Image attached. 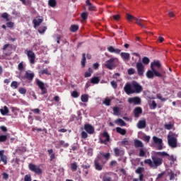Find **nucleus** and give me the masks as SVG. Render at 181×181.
<instances>
[{
	"instance_id": "nucleus-3",
	"label": "nucleus",
	"mask_w": 181,
	"mask_h": 181,
	"mask_svg": "<svg viewBox=\"0 0 181 181\" xmlns=\"http://www.w3.org/2000/svg\"><path fill=\"white\" fill-rule=\"evenodd\" d=\"M168 144L170 148L177 147V139L172 134H168Z\"/></svg>"
},
{
	"instance_id": "nucleus-38",
	"label": "nucleus",
	"mask_w": 181,
	"mask_h": 181,
	"mask_svg": "<svg viewBox=\"0 0 181 181\" xmlns=\"http://www.w3.org/2000/svg\"><path fill=\"white\" fill-rule=\"evenodd\" d=\"M136 25H139V26H141V28H145V25L142 23V20L139 18H136Z\"/></svg>"
},
{
	"instance_id": "nucleus-15",
	"label": "nucleus",
	"mask_w": 181,
	"mask_h": 181,
	"mask_svg": "<svg viewBox=\"0 0 181 181\" xmlns=\"http://www.w3.org/2000/svg\"><path fill=\"white\" fill-rule=\"evenodd\" d=\"M136 127L139 129H144V128H146V119L144 118L139 120L136 124Z\"/></svg>"
},
{
	"instance_id": "nucleus-30",
	"label": "nucleus",
	"mask_w": 181,
	"mask_h": 181,
	"mask_svg": "<svg viewBox=\"0 0 181 181\" xmlns=\"http://www.w3.org/2000/svg\"><path fill=\"white\" fill-rule=\"evenodd\" d=\"M0 112L1 115H6V114L9 113V109L8 108V107L4 106V109H0Z\"/></svg>"
},
{
	"instance_id": "nucleus-49",
	"label": "nucleus",
	"mask_w": 181,
	"mask_h": 181,
	"mask_svg": "<svg viewBox=\"0 0 181 181\" xmlns=\"http://www.w3.org/2000/svg\"><path fill=\"white\" fill-rule=\"evenodd\" d=\"M114 153L115 156L118 157L119 156V153H121V150H119V148H114Z\"/></svg>"
},
{
	"instance_id": "nucleus-48",
	"label": "nucleus",
	"mask_w": 181,
	"mask_h": 181,
	"mask_svg": "<svg viewBox=\"0 0 181 181\" xmlns=\"http://www.w3.org/2000/svg\"><path fill=\"white\" fill-rule=\"evenodd\" d=\"M127 73L129 76H132V74H135V69L130 68L127 70Z\"/></svg>"
},
{
	"instance_id": "nucleus-2",
	"label": "nucleus",
	"mask_w": 181,
	"mask_h": 181,
	"mask_svg": "<svg viewBox=\"0 0 181 181\" xmlns=\"http://www.w3.org/2000/svg\"><path fill=\"white\" fill-rule=\"evenodd\" d=\"M160 66H161V65H160V62H159V61H154L153 62H152L151 64V69L152 71H153L156 77H163V76L159 71H156V69H155V67H157V69H160Z\"/></svg>"
},
{
	"instance_id": "nucleus-64",
	"label": "nucleus",
	"mask_w": 181,
	"mask_h": 181,
	"mask_svg": "<svg viewBox=\"0 0 181 181\" xmlns=\"http://www.w3.org/2000/svg\"><path fill=\"white\" fill-rule=\"evenodd\" d=\"M13 23H12V22H8V23H6V26H7V28H13Z\"/></svg>"
},
{
	"instance_id": "nucleus-21",
	"label": "nucleus",
	"mask_w": 181,
	"mask_h": 181,
	"mask_svg": "<svg viewBox=\"0 0 181 181\" xmlns=\"http://www.w3.org/2000/svg\"><path fill=\"white\" fill-rule=\"evenodd\" d=\"M120 56L124 62H128L131 57V55L128 52H121Z\"/></svg>"
},
{
	"instance_id": "nucleus-14",
	"label": "nucleus",
	"mask_w": 181,
	"mask_h": 181,
	"mask_svg": "<svg viewBox=\"0 0 181 181\" xmlns=\"http://www.w3.org/2000/svg\"><path fill=\"white\" fill-rule=\"evenodd\" d=\"M103 138H105V140L103 139H100V144H104V145H107L108 142H110V134H108V132H105L102 134Z\"/></svg>"
},
{
	"instance_id": "nucleus-18",
	"label": "nucleus",
	"mask_w": 181,
	"mask_h": 181,
	"mask_svg": "<svg viewBox=\"0 0 181 181\" xmlns=\"http://www.w3.org/2000/svg\"><path fill=\"white\" fill-rule=\"evenodd\" d=\"M84 129L85 131H86L88 134H90V135L94 134V127L90 124H85Z\"/></svg>"
},
{
	"instance_id": "nucleus-19",
	"label": "nucleus",
	"mask_w": 181,
	"mask_h": 181,
	"mask_svg": "<svg viewBox=\"0 0 181 181\" xmlns=\"http://www.w3.org/2000/svg\"><path fill=\"white\" fill-rule=\"evenodd\" d=\"M4 153H5V151L1 150L0 151V158L1 162H4V165H7L8 163V157H6V156H5Z\"/></svg>"
},
{
	"instance_id": "nucleus-4",
	"label": "nucleus",
	"mask_w": 181,
	"mask_h": 181,
	"mask_svg": "<svg viewBox=\"0 0 181 181\" xmlns=\"http://www.w3.org/2000/svg\"><path fill=\"white\" fill-rule=\"evenodd\" d=\"M132 87L133 88V94H139V93H142V86L138 83V82L133 81L132 83Z\"/></svg>"
},
{
	"instance_id": "nucleus-41",
	"label": "nucleus",
	"mask_w": 181,
	"mask_h": 181,
	"mask_svg": "<svg viewBox=\"0 0 181 181\" xmlns=\"http://www.w3.org/2000/svg\"><path fill=\"white\" fill-rule=\"evenodd\" d=\"M103 104H105V105H106L107 107H110L111 105V99H108V98H105V100H103Z\"/></svg>"
},
{
	"instance_id": "nucleus-53",
	"label": "nucleus",
	"mask_w": 181,
	"mask_h": 181,
	"mask_svg": "<svg viewBox=\"0 0 181 181\" xmlns=\"http://www.w3.org/2000/svg\"><path fill=\"white\" fill-rule=\"evenodd\" d=\"M81 16V18L83 19V21H86V19H87V18H88V13H82Z\"/></svg>"
},
{
	"instance_id": "nucleus-57",
	"label": "nucleus",
	"mask_w": 181,
	"mask_h": 181,
	"mask_svg": "<svg viewBox=\"0 0 181 181\" xmlns=\"http://www.w3.org/2000/svg\"><path fill=\"white\" fill-rule=\"evenodd\" d=\"M88 10L90 11H97V8H95V6H93V4H90V6H88Z\"/></svg>"
},
{
	"instance_id": "nucleus-8",
	"label": "nucleus",
	"mask_w": 181,
	"mask_h": 181,
	"mask_svg": "<svg viewBox=\"0 0 181 181\" xmlns=\"http://www.w3.org/2000/svg\"><path fill=\"white\" fill-rule=\"evenodd\" d=\"M28 168L31 172H34L36 175H42L43 173V171L40 169V168L37 167V165L30 163L28 165Z\"/></svg>"
},
{
	"instance_id": "nucleus-34",
	"label": "nucleus",
	"mask_w": 181,
	"mask_h": 181,
	"mask_svg": "<svg viewBox=\"0 0 181 181\" xmlns=\"http://www.w3.org/2000/svg\"><path fill=\"white\" fill-rule=\"evenodd\" d=\"M168 176H169L170 180H175V173H173L172 170L168 171Z\"/></svg>"
},
{
	"instance_id": "nucleus-54",
	"label": "nucleus",
	"mask_w": 181,
	"mask_h": 181,
	"mask_svg": "<svg viewBox=\"0 0 181 181\" xmlns=\"http://www.w3.org/2000/svg\"><path fill=\"white\" fill-rule=\"evenodd\" d=\"M24 181H32V177L30 175H25L24 177Z\"/></svg>"
},
{
	"instance_id": "nucleus-63",
	"label": "nucleus",
	"mask_w": 181,
	"mask_h": 181,
	"mask_svg": "<svg viewBox=\"0 0 181 181\" xmlns=\"http://www.w3.org/2000/svg\"><path fill=\"white\" fill-rule=\"evenodd\" d=\"M144 141L145 142L148 143L149 141H151V136H144Z\"/></svg>"
},
{
	"instance_id": "nucleus-46",
	"label": "nucleus",
	"mask_w": 181,
	"mask_h": 181,
	"mask_svg": "<svg viewBox=\"0 0 181 181\" xmlns=\"http://www.w3.org/2000/svg\"><path fill=\"white\" fill-rule=\"evenodd\" d=\"M156 97H157L158 100H160V101H162L163 103L166 101V100H167L166 98L162 97V95L160 93H158L156 95Z\"/></svg>"
},
{
	"instance_id": "nucleus-7",
	"label": "nucleus",
	"mask_w": 181,
	"mask_h": 181,
	"mask_svg": "<svg viewBox=\"0 0 181 181\" xmlns=\"http://www.w3.org/2000/svg\"><path fill=\"white\" fill-rule=\"evenodd\" d=\"M25 52H27L26 54L28 57V60L30 63V64H35V62L36 60V54H35V52H33V51L29 49V50H25Z\"/></svg>"
},
{
	"instance_id": "nucleus-43",
	"label": "nucleus",
	"mask_w": 181,
	"mask_h": 181,
	"mask_svg": "<svg viewBox=\"0 0 181 181\" xmlns=\"http://www.w3.org/2000/svg\"><path fill=\"white\" fill-rule=\"evenodd\" d=\"M71 97H73V98H78L80 95L78 94V92H77V90H74L71 92Z\"/></svg>"
},
{
	"instance_id": "nucleus-33",
	"label": "nucleus",
	"mask_w": 181,
	"mask_h": 181,
	"mask_svg": "<svg viewBox=\"0 0 181 181\" xmlns=\"http://www.w3.org/2000/svg\"><path fill=\"white\" fill-rule=\"evenodd\" d=\"M126 18L129 22H132L133 21H135L136 19V18L129 13L126 14Z\"/></svg>"
},
{
	"instance_id": "nucleus-6",
	"label": "nucleus",
	"mask_w": 181,
	"mask_h": 181,
	"mask_svg": "<svg viewBox=\"0 0 181 181\" xmlns=\"http://www.w3.org/2000/svg\"><path fill=\"white\" fill-rule=\"evenodd\" d=\"M136 69L139 76L142 77V76H144V73H145V66H144V64L141 62H136Z\"/></svg>"
},
{
	"instance_id": "nucleus-47",
	"label": "nucleus",
	"mask_w": 181,
	"mask_h": 181,
	"mask_svg": "<svg viewBox=\"0 0 181 181\" xmlns=\"http://www.w3.org/2000/svg\"><path fill=\"white\" fill-rule=\"evenodd\" d=\"M145 155H146V152H145L144 148H140L139 149V156L141 158H144V156H145Z\"/></svg>"
},
{
	"instance_id": "nucleus-32",
	"label": "nucleus",
	"mask_w": 181,
	"mask_h": 181,
	"mask_svg": "<svg viewBox=\"0 0 181 181\" xmlns=\"http://www.w3.org/2000/svg\"><path fill=\"white\" fill-rule=\"evenodd\" d=\"M155 76V73H153V71L148 70L146 72V77L147 78H153Z\"/></svg>"
},
{
	"instance_id": "nucleus-58",
	"label": "nucleus",
	"mask_w": 181,
	"mask_h": 181,
	"mask_svg": "<svg viewBox=\"0 0 181 181\" xmlns=\"http://www.w3.org/2000/svg\"><path fill=\"white\" fill-rule=\"evenodd\" d=\"M18 69L20 71H23V69H24V66H23V62H21L19 64H18Z\"/></svg>"
},
{
	"instance_id": "nucleus-26",
	"label": "nucleus",
	"mask_w": 181,
	"mask_h": 181,
	"mask_svg": "<svg viewBox=\"0 0 181 181\" xmlns=\"http://www.w3.org/2000/svg\"><path fill=\"white\" fill-rule=\"evenodd\" d=\"M116 132L117 134H120V135H126L127 134V130L125 129H122L121 127H116Z\"/></svg>"
},
{
	"instance_id": "nucleus-22",
	"label": "nucleus",
	"mask_w": 181,
	"mask_h": 181,
	"mask_svg": "<svg viewBox=\"0 0 181 181\" xmlns=\"http://www.w3.org/2000/svg\"><path fill=\"white\" fill-rule=\"evenodd\" d=\"M115 124L119 125V127H127V123L121 118H118L115 121Z\"/></svg>"
},
{
	"instance_id": "nucleus-25",
	"label": "nucleus",
	"mask_w": 181,
	"mask_h": 181,
	"mask_svg": "<svg viewBox=\"0 0 181 181\" xmlns=\"http://www.w3.org/2000/svg\"><path fill=\"white\" fill-rule=\"evenodd\" d=\"M57 145L59 148H60V146H63V148H68L69 143H66L64 141L60 140L57 142Z\"/></svg>"
},
{
	"instance_id": "nucleus-61",
	"label": "nucleus",
	"mask_w": 181,
	"mask_h": 181,
	"mask_svg": "<svg viewBox=\"0 0 181 181\" xmlns=\"http://www.w3.org/2000/svg\"><path fill=\"white\" fill-rule=\"evenodd\" d=\"M103 181H112V178H111V177L109 176H105L103 178Z\"/></svg>"
},
{
	"instance_id": "nucleus-9",
	"label": "nucleus",
	"mask_w": 181,
	"mask_h": 181,
	"mask_svg": "<svg viewBox=\"0 0 181 181\" xmlns=\"http://www.w3.org/2000/svg\"><path fill=\"white\" fill-rule=\"evenodd\" d=\"M115 58H110L107 61H106L105 66L109 70H112V68L115 67Z\"/></svg>"
},
{
	"instance_id": "nucleus-29",
	"label": "nucleus",
	"mask_w": 181,
	"mask_h": 181,
	"mask_svg": "<svg viewBox=\"0 0 181 181\" xmlns=\"http://www.w3.org/2000/svg\"><path fill=\"white\" fill-rule=\"evenodd\" d=\"M91 84H98L100 83V78L93 76L90 79Z\"/></svg>"
},
{
	"instance_id": "nucleus-28",
	"label": "nucleus",
	"mask_w": 181,
	"mask_h": 181,
	"mask_svg": "<svg viewBox=\"0 0 181 181\" xmlns=\"http://www.w3.org/2000/svg\"><path fill=\"white\" fill-rule=\"evenodd\" d=\"M112 110H113L114 115L119 116L121 115V109H119V107L116 106V107H114Z\"/></svg>"
},
{
	"instance_id": "nucleus-51",
	"label": "nucleus",
	"mask_w": 181,
	"mask_h": 181,
	"mask_svg": "<svg viewBox=\"0 0 181 181\" xmlns=\"http://www.w3.org/2000/svg\"><path fill=\"white\" fill-rule=\"evenodd\" d=\"M8 139V136L6 135H1L0 136V142H5Z\"/></svg>"
},
{
	"instance_id": "nucleus-24",
	"label": "nucleus",
	"mask_w": 181,
	"mask_h": 181,
	"mask_svg": "<svg viewBox=\"0 0 181 181\" xmlns=\"http://www.w3.org/2000/svg\"><path fill=\"white\" fill-rule=\"evenodd\" d=\"M24 77L27 80L32 81V80H33V78H35V74L29 73V72L26 71Z\"/></svg>"
},
{
	"instance_id": "nucleus-60",
	"label": "nucleus",
	"mask_w": 181,
	"mask_h": 181,
	"mask_svg": "<svg viewBox=\"0 0 181 181\" xmlns=\"http://www.w3.org/2000/svg\"><path fill=\"white\" fill-rule=\"evenodd\" d=\"M18 91L20 94H26V89L24 88H20Z\"/></svg>"
},
{
	"instance_id": "nucleus-45",
	"label": "nucleus",
	"mask_w": 181,
	"mask_h": 181,
	"mask_svg": "<svg viewBox=\"0 0 181 181\" xmlns=\"http://www.w3.org/2000/svg\"><path fill=\"white\" fill-rule=\"evenodd\" d=\"M40 73L42 75L47 74V76H51L52 74L50 71H49V69H43L42 71H40Z\"/></svg>"
},
{
	"instance_id": "nucleus-44",
	"label": "nucleus",
	"mask_w": 181,
	"mask_h": 181,
	"mask_svg": "<svg viewBox=\"0 0 181 181\" xmlns=\"http://www.w3.org/2000/svg\"><path fill=\"white\" fill-rule=\"evenodd\" d=\"M149 62H151V61L149 60V58H148L147 57H143V59H142V63H143L144 64H146V65L149 64Z\"/></svg>"
},
{
	"instance_id": "nucleus-36",
	"label": "nucleus",
	"mask_w": 181,
	"mask_h": 181,
	"mask_svg": "<svg viewBox=\"0 0 181 181\" xmlns=\"http://www.w3.org/2000/svg\"><path fill=\"white\" fill-rule=\"evenodd\" d=\"M82 103H87L88 101V95L86 94L82 95L81 97Z\"/></svg>"
},
{
	"instance_id": "nucleus-62",
	"label": "nucleus",
	"mask_w": 181,
	"mask_h": 181,
	"mask_svg": "<svg viewBox=\"0 0 181 181\" xmlns=\"http://www.w3.org/2000/svg\"><path fill=\"white\" fill-rule=\"evenodd\" d=\"M31 111L34 112V114H40V109L39 108L33 109Z\"/></svg>"
},
{
	"instance_id": "nucleus-31",
	"label": "nucleus",
	"mask_w": 181,
	"mask_h": 181,
	"mask_svg": "<svg viewBox=\"0 0 181 181\" xmlns=\"http://www.w3.org/2000/svg\"><path fill=\"white\" fill-rule=\"evenodd\" d=\"M48 5L51 8H56V6L57 5V1L56 0H49Z\"/></svg>"
},
{
	"instance_id": "nucleus-12",
	"label": "nucleus",
	"mask_w": 181,
	"mask_h": 181,
	"mask_svg": "<svg viewBox=\"0 0 181 181\" xmlns=\"http://www.w3.org/2000/svg\"><path fill=\"white\" fill-rule=\"evenodd\" d=\"M127 101L129 104H134V105H141V98L139 97L129 98Z\"/></svg>"
},
{
	"instance_id": "nucleus-1",
	"label": "nucleus",
	"mask_w": 181,
	"mask_h": 181,
	"mask_svg": "<svg viewBox=\"0 0 181 181\" xmlns=\"http://www.w3.org/2000/svg\"><path fill=\"white\" fill-rule=\"evenodd\" d=\"M159 153H162V151L156 152L154 156H151L152 160L146 159L144 160V163L148 165L153 169H158L163 163V158H165Z\"/></svg>"
},
{
	"instance_id": "nucleus-59",
	"label": "nucleus",
	"mask_w": 181,
	"mask_h": 181,
	"mask_svg": "<svg viewBox=\"0 0 181 181\" xmlns=\"http://www.w3.org/2000/svg\"><path fill=\"white\" fill-rule=\"evenodd\" d=\"M172 124H165V125H164V128H165V129H172Z\"/></svg>"
},
{
	"instance_id": "nucleus-50",
	"label": "nucleus",
	"mask_w": 181,
	"mask_h": 181,
	"mask_svg": "<svg viewBox=\"0 0 181 181\" xmlns=\"http://www.w3.org/2000/svg\"><path fill=\"white\" fill-rule=\"evenodd\" d=\"M11 87L12 88H18V81H13V82H11Z\"/></svg>"
},
{
	"instance_id": "nucleus-16",
	"label": "nucleus",
	"mask_w": 181,
	"mask_h": 181,
	"mask_svg": "<svg viewBox=\"0 0 181 181\" xmlns=\"http://www.w3.org/2000/svg\"><path fill=\"white\" fill-rule=\"evenodd\" d=\"M135 118H139L141 114H142V107H136L133 110Z\"/></svg>"
},
{
	"instance_id": "nucleus-23",
	"label": "nucleus",
	"mask_w": 181,
	"mask_h": 181,
	"mask_svg": "<svg viewBox=\"0 0 181 181\" xmlns=\"http://www.w3.org/2000/svg\"><path fill=\"white\" fill-rule=\"evenodd\" d=\"M42 22H43V17H41V18H35L33 21L35 28H36V26H40Z\"/></svg>"
},
{
	"instance_id": "nucleus-56",
	"label": "nucleus",
	"mask_w": 181,
	"mask_h": 181,
	"mask_svg": "<svg viewBox=\"0 0 181 181\" xmlns=\"http://www.w3.org/2000/svg\"><path fill=\"white\" fill-rule=\"evenodd\" d=\"M102 155L103 156L105 159H106V160H108L110 159V153H102Z\"/></svg>"
},
{
	"instance_id": "nucleus-27",
	"label": "nucleus",
	"mask_w": 181,
	"mask_h": 181,
	"mask_svg": "<svg viewBox=\"0 0 181 181\" xmlns=\"http://www.w3.org/2000/svg\"><path fill=\"white\" fill-rule=\"evenodd\" d=\"M134 146L135 148H144V144L142 143V141L136 139L134 140Z\"/></svg>"
},
{
	"instance_id": "nucleus-17",
	"label": "nucleus",
	"mask_w": 181,
	"mask_h": 181,
	"mask_svg": "<svg viewBox=\"0 0 181 181\" xmlns=\"http://www.w3.org/2000/svg\"><path fill=\"white\" fill-rule=\"evenodd\" d=\"M124 90L125 93L127 94H128V95H129V94H134L133 88H132V85L131 86L129 83H127L124 86Z\"/></svg>"
},
{
	"instance_id": "nucleus-13",
	"label": "nucleus",
	"mask_w": 181,
	"mask_h": 181,
	"mask_svg": "<svg viewBox=\"0 0 181 181\" xmlns=\"http://www.w3.org/2000/svg\"><path fill=\"white\" fill-rule=\"evenodd\" d=\"M153 141L154 142V144H157L158 146H157V149L158 151H162V149H163V146L162 145V139H159L157 136H153Z\"/></svg>"
},
{
	"instance_id": "nucleus-35",
	"label": "nucleus",
	"mask_w": 181,
	"mask_h": 181,
	"mask_svg": "<svg viewBox=\"0 0 181 181\" xmlns=\"http://www.w3.org/2000/svg\"><path fill=\"white\" fill-rule=\"evenodd\" d=\"M78 168V165H77V163H71V169L72 172H76Z\"/></svg>"
},
{
	"instance_id": "nucleus-52",
	"label": "nucleus",
	"mask_w": 181,
	"mask_h": 181,
	"mask_svg": "<svg viewBox=\"0 0 181 181\" xmlns=\"http://www.w3.org/2000/svg\"><path fill=\"white\" fill-rule=\"evenodd\" d=\"M165 174H166L165 172H163V173L158 174L156 177V180H159V179H162V177H163V176H165Z\"/></svg>"
},
{
	"instance_id": "nucleus-11",
	"label": "nucleus",
	"mask_w": 181,
	"mask_h": 181,
	"mask_svg": "<svg viewBox=\"0 0 181 181\" xmlns=\"http://www.w3.org/2000/svg\"><path fill=\"white\" fill-rule=\"evenodd\" d=\"M36 84L42 90V94H46L47 93V89L46 87H45V83H43L42 81L37 79L36 80Z\"/></svg>"
},
{
	"instance_id": "nucleus-5",
	"label": "nucleus",
	"mask_w": 181,
	"mask_h": 181,
	"mask_svg": "<svg viewBox=\"0 0 181 181\" xmlns=\"http://www.w3.org/2000/svg\"><path fill=\"white\" fill-rule=\"evenodd\" d=\"M94 166L96 170H103V158L98 156L94 160Z\"/></svg>"
},
{
	"instance_id": "nucleus-42",
	"label": "nucleus",
	"mask_w": 181,
	"mask_h": 181,
	"mask_svg": "<svg viewBox=\"0 0 181 181\" xmlns=\"http://www.w3.org/2000/svg\"><path fill=\"white\" fill-rule=\"evenodd\" d=\"M81 66L82 67H86V53L82 54Z\"/></svg>"
},
{
	"instance_id": "nucleus-20",
	"label": "nucleus",
	"mask_w": 181,
	"mask_h": 181,
	"mask_svg": "<svg viewBox=\"0 0 181 181\" xmlns=\"http://www.w3.org/2000/svg\"><path fill=\"white\" fill-rule=\"evenodd\" d=\"M107 52L110 53H115V54H119V53H121V49L110 46L107 47Z\"/></svg>"
},
{
	"instance_id": "nucleus-40",
	"label": "nucleus",
	"mask_w": 181,
	"mask_h": 181,
	"mask_svg": "<svg viewBox=\"0 0 181 181\" xmlns=\"http://www.w3.org/2000/svg\"><path fill=\"white\" fill-rule=\"evenodd\" d=\"M144 170H145V168L144 167H139L137 168V169L136 170L135 173L137 175H141L142 174V172H144Z\"/></svg>"
},
{
	"instance_id": "nucleus-10",
	"label": "nucleus",
	"mask_w": 181,
	"mask_h": 181,
	"mask_svg": "<svg viewBox=\"0 0 181 181\" xmlns=\"http://www.w3.org/2000/svg\"><path fill=\"white\" fill-rule=\"evenodd\" d=\"M158 155H160V156H163L165 158V159H168V160H171L173 163L176 162V158L173 156V155L170 156L165 151H162V153H158Z\"/></svg>"
},
{
	"instance_id": "nucleus-39",
	"label": "nucleus",
	"mask_w": 181,
	"mask_h": 181,
	"mask_svg": "<svg viewBox=\"0 0 181 181\" xmlns=\"http://www.w3.org/2000/svg\"><path fill=\"white\" fill-rule=\"evenodd\" d=\"M78 30V25H72L70 27V31L71 32H77Z\"/></svg>"
},
{
	"instance_id": "nucleus-55",
	"label": "nucleus",
	"mask_w": 181,
	"mask_h": 181,
	"mask_svg": "<svg viewBox=\"0 0 181 181\" xmlns=\"http://www.w3.org/2000/svg\"><path fill=\"white\" fill-rule=\"evenodd\" d=\"M81 135V138H83V139H86V138L88 137V134H87V133L86 132H82Z\"/></svg>"
},
{
	"instance_id": "nucleus-37",
	"label": "nucleus",
	"mask_w": 181,
	"mask_h": 181,
	"mask_svg": "<svg viewBox=\"0 0 181 181\" xmlns=\"http://www.w3.org/2000/svg\"><path fill=\"white\" fill-rule=\"evenodd\" d=\"M1 18L5 19L6 22H9V14H8V13H3L1 14Z\"/></svg>"
}]
</instances>
